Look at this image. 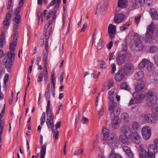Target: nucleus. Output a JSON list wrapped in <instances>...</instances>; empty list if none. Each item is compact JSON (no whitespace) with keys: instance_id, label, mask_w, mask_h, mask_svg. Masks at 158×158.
<instances>
[{"instance_id":"nucleus-1","label":"nucleus","mask_w":158,"mask_h":158,"mask_svg":"<svg viewBox=\"0 0 158 158\" xmlns=\"http://www.w3.org/2000/svg\"><path fill=\"white\" fill-rule=\"evenodd\" d=\"M115 89H112L109 92V102L108 104V106L109 111L110 113L113 112V110L114 109L116 110V112L115 114L118 115V108L119 107L118 106L117 104L114 101V98L116 94H114V91Z\"/></svg>"},{"instance_id":"nucleus-2","label":"nucleus","mask_w":158,"mask_h":158,"mask_svg":"<svg viewBox=\"0 0 158 158\" xmlns=\"http://www.w3.org/2000/svg\"><path fill=\"white\" fill-rule=\"evenodd\" d=\"M131 49L132 51H140L143 48V43L140 38L136 36H133L131 41Z\"/></svg>"},{"instance_id":"nucleus-3","label":"nucleus","mask_w":158,"mask_h":158,"mask_svg":"<svg viewBox=\"0 0 158 158\" xmlns=\"http://www.w3.org/2000/svg\"><path fill=\"white\" fill-rule=\"evenodd\" d=\"M107 143L111 148H117L119 144L118 136L114 133H111L107 139Z\"/></svg>"},{"instance_id":"nucleus-4","label":"nucleus","mask_w":158,"mask_h":158,"mask_svg":"<svg viewBox=\"0 0 158 158\" xmlns=\"http://www.w3.org/2000/svg\"><path fill=\"white\" fill-rule=\"evenodd\" d=\"M147 103L149 106L155 105L157 102V98L156 92L151 91H148L146 93Z\"/></svg>"},{"instance_id":"nucleus-5","label":"nucleus","mask_w":158,"mask_h":158,"mask_svg":"<svg viewBox=\"0 0 158 158\" xmlns=\"http://www.w3.org/2000/svg\"><path fill=\"white\" fill-rule=\"evenodd\" d=\"M154 24L152 23L148 27L146 34V41L149 43H152L153 40V34L154 32Z\"/></svg>"},{"instance_id":"nucleus-6","label":"nucleus","mask_w":158,"mask_h":158,"mask_svg":"<svg viewBox=\"0 0 158 158\" xmlns=\"http://www.w3.org/2000/svg\"><path fill=\"white\" fill-rule=\"evenodd\" d=\"M135 69L134 66L132 64L128 63L124 65L123 71L124 74L129 76L132 73Z\"/></svg>"},{"instance_id":"nucleus-7","label":"nucleus","mask_w":158,"mask_h":158,"mask_svg":"<svg viewBox=\"0 0 158 158\" xmlns=\"http://www.w3.org/2000/svg\"><path fill=\"white\" fill-rule=\"evenodd\" d=\"M143 138L146 140L148 139L151 135V131L150 128L148 126L143 127L141 131Z\"/></svg>"},{"instance_id":"nucleus-8","label":"nucleus","mask_w":158,"mask_h":158,"mask_svg":"<svg viewBox=\"0 0 158 158\" xmlns=\"http://www.w3.org/2000/svg\"><path fill=\"white\" fill-rule=\"evenodd\" d=\"M129 137L133 143L139 144L140 143L141 137L136 132H133Z\"/></svg>"},{"instance_id":"nucleus-9","label":"nucleus","mask_w":158,"mask_h":158,"mask_svg":"<svg viewBox=\"0 0 158 158\" xmlns=\"http://www.w3.org/2000/svg\"><path fill=\"white\" fill-rule=\"evenodd\" d=\"M136 92H144L147 90L145 83L143 81H141L140 83H137L135 86Z\"/></svg>"},{"instance_id":"nucleus-10","label":"nucleus","mask_w":158,"mask_h":158,"mask_svg":"<svg viewBox=\"0 0 158 158\" xmlns=\"http://www.w3.org/2000/svg\"><path fill=\"white\" fill-rule=\"evenodd\" d=\"M108 33L112 40L114 38V35L116 33V27L112 24L109 25L108 28Z\"/></svg>"},{"instance_id":"nucleus-11","label":"nucleus","mask_w":158,"mask_h":158,"mask_svg":"<svg viewBox=\"0 0 158 158\" xmlns=\"http://www.w3.org/2000/svg\"><path fill=\"white\" fill-rule=\"evenodd\" d=\"M121 132L126 136H128V137L131 135L133 132L131 129L127 126H123L120 127Z\"/></svg>"},{"instance_id":"nucleus-12","label":"nucleus","mask_w":158,"mask_h":158,"mask_svg":"<svg viewBox=\"0 0 158 158\" xmlns=\"http://www.w3.org/2000/svg\"><path fill=\"white\" fill-rule=\"evenodd\" d=\"M144 119L145 121L150 123H154L156 121V118L153 114H149L146 115L144 116Z\"/></svg>"},{"instance_id":"nucleus-13","label":"nucleus","mask_w":158,"mask_h":158,"mask_svg":"<svg viewBox=\"0 0 158 158\" xmlns=\"http://www.w3.org/2000/svg\"><path fill=\"white\" fill-rule=\"evenodd\" d=\"M138 92H135L133 94L134 98L135 99V102L136 103H140L141 101L145 97V95L144 94H140Z\"/></svg>"},{"instance_id":"nucleus-14","label":"nucleus","mask_w":158,"mask_h":158,"mask_svg":"<svg viewBox=\"0 0 158 158\" xmlns=\"http://www.w3.org/2000/svg\"><path fill=\"white\" fill-rule=\"evenodd\" d=\"M116 59L117 64L118 65H122L125 61L126 56L124 54H120L116 56Z\"/></svg>"},{"instance_id":"nucleus-15","label":"nucleus","mask_w":158,"mask_h":158,"mask_svg":"<svg viewBox=\"0 0 158 158\" xmlns=\"http://www.w3.org/2000/svg\"><path fill=\"white\" fill-rule=\"evenodd\" d=\"M125 15L122 14H116L114 19V22L116 23H118L121 22L125 19Z\"/></svg>"},{"instance_id":"nucleus-16","label":"nucleus","mask_w":158,"mask_h":158,"mask_svg":"<svg viewBox=\"0 0 158 158\" xmlns=\"http://www.w3.org/2000/svg\"><path fill=\"white\" fill-rule=\"evenodd\" d=\"M124 74L122 69L119 70L115 74V80L117 81H120L124 77Z\"/></svg>"},{"instance_id":"nucleus-17","label":"nucleus","mask_w":158,"mask_h":158,"mask_svg":"<svg viewBox=\"0 0 158 158\" xmlns=\"http://www.w3.org/2000/svg\"><path fill=\"white\" fill-rule=\"evenodd\" d=\"M108 3L107 2H104L103 3H100L97 6L96 11L98 9L100 12H103L107 9Z\"/></svg>"},{"instance_id":"nucleus-18","label":"nucleus","mask_w":158,"mask_h":158,"mask_svg":"<svg viewBox=\"0 0 158 158\" xmlns=\"http://www.w3.org/2000/svg\"><path fill=\"white\" fill-rule=\"evenodd\" d=\"M120 120L118 117H114L112 122V127L114 129H117L120 126Z\"/></svg>"},{"instance_id":"nucleus-19","label":"nucleus","mask_w":158,"mask_h":158,"mask_svg":"<svg viewBox=\"0 0 158 158\" xmlns=\"http://www.w3.org/2000/svg\"><path fill=\"white\" fill-rule=\"evenodd\" d=\"M128 136H126L125 135H121L119 138V139L120 142L123 143L127 144H128L129 141Z\"/></svg>"},{"instance_id":"nucleus-20","label":"nucleus","mask_w":158,"mask_h":158,"mask_svg":"<svg viewBox=\"0 0 158 158\" xmlns=\"http://www.w3.org/2000/svg\"><path fill=\"white\" fill-rule=\"evenodd\" d=\"M128 6L127 0H118V8H124Z\"/></svg>"},{"instance_id":"nucleus-21","label":"nucleus","mask_w":158,"mask_h":158,"mask_svg":"<svg viewBox=\"0 0 158 158\" xmlns=\"http://www.w3.org/2000/svg\"><path fill=\"white\" fill-rule=\"evenodd\" d=\"M5 105L4 104L3 110L1 111V114H0V133H2L3 131L4 125V120H1V119L2 117V115H3L5 113Z\"/></svg>"},{"instance_id":"nucleus-22","label":"nucleus","mask_w":158,"mask_h":158,"mask_svg":"<svg viewBox=\"0 0 158 158\" xmlns=\"http://www.w3.org/2000/svg\"><path fill=\"white\" fill-rule=\"evenodd\" d=\"M102 133H103V140L104 141L107 140V138L110 134L111 133H109V130L106 127H104L103 128Z\"/></svg>"},{"instance_id":"nucleus-23","label":"nucleus","mask_w":158,"mask_h":158,"mask_svg":"<svg viewBox=\"0 0 158 158\" xmlns=\"http://www.w3.org/2000/svg\"><path fill=\"white\" fill-rule=\"evenodd\" d=\"M56 1L57 3L55 6L54 7H55V9L56 8H58L60 5L61 0H52L48 6V8H49L51 6L55 4Z\"/></svg>"},{"instance_id":"nucleus-24","label":"nucleus","mask_w":158,"mask_h":158,"mask_svg":"<svg viewBox=\"0 0 158 158\" xmlns=\"http://www.w3.org/2000/svg\"><path fill=\"white\" fill-rule=\"evenodd\" d=\"M143 5V2L142 0H135L132 4V7L135 8L142 7Z\"/></svg>"},{"instance_id":"nucleus-25","label":"nucleus","mask_w":158,"mask_h":158,"mask_svg":"<svg viewBox=\"0 0 158 158\" xmlns=\"http://www.w3.org/2000/svg\"><path fill=\"white\" fill-rule=\"evenodd\" d=\"M46 123L49 130L53 131L54 127V121L50 120L49 118L48 117L46 121Z\"/></svg>"},{"instance_id":"nucleus-26","label":"nucleus","mask_w":158,"mask_h":158,"mask_svg":"<svg viewBox=\"0 0 158 158\" xmlns=\"http://www.w3.org/2000/svg\"><path fill=\"white\" fill-rule=\"evenodd\" d=\"M157 151V148L154 145L151 144L148 147V153H156Z\"/></svg>"},{"instance_id":"nucleus-27","label":"nucleus","mask_w":158,"mask_h":158,"mask_svg":"<svg viewBox=\"0 0 158 158\" xmlns=\"http://www.w3.org/2000/svg\"><path fill=\"white\" fill-rule=\"evenodd\" d=\"M150 12L152 19L156 20L157 19L158 14L156 10L154 8H152L150 10Z\"/></svg>"},{"instance_id":"nucleus-28","label":"nucleus","mask_w":158,"mask_h":158,"mask_svg":"<svg viewBox=\"0 0 158 158\" xmlns=\"http://www.w3.org/2000/svg\"><path fill=\"white\" fill-rule=\"evenodd\" d=\"M143 73L141 71L137 72L135 74L134 78L136 80H140L142 79L143 77Z\"/></svg>"},{"instance_id":"nucleus-29","label":"nucleus","mask_w":158,"mask_h":158,"mask_svg":"<svg viewBox=\"0 0 158 158\" xmlns=\"http://www.w3.org/2000/svg\"><path fill=\"white\" fill-rule=\"evenodd\" d=\"M140 158H149L148 153L144 149H141L139 154Z\"/></svg>"},{"instance_id":"nucleus-30","label":"nucleus","mask_w":158,"mask_h":158,"mask_svg":"<svg viewBox=\"0 0 158 158\" xmlns=\"http://www.w3.org/2000/svg\"><path fill=\"white\" fill-rule=\"evenodd\" d=\"M17 45V41H13L11 42L9 47L10 50L9 51L14 52L15 51V47Z\"/></svg>"},{"instance_id":"nucleus-31","label":"nucleus","mask_w":158,"mask_h":158,"mask_svg":"<svg viewBox=\"0 0 158 158\" xmlns=\"http://www.w3.org/2000/svg\"><path fill=\"white\" fill-rule=\"evenodd\" d=\"M46 146L44 145L41 148L40 158H44L46 154Z\"/></svg>"},{"instance_id":"nucleus-32","label":"nucleus","mask_w":158,"mask_h":158,"mask_svg":"<svg viewBox=\"0 0 158 158\" xmlns=\"http://www.w3.org/2000/svg\"><path fill=\"white\" fill-rule=\"evenodd\" d=\"M108 158H123L122 156L118 154H116L115 153L114 150H113L109 155Z\"/></svg>"},{"instance_id":"nucleus-33","label":"nucleus","mask_w":158,"mask_h":158,"mask_svg":"<svg viewBox=\"0 0 158 158\" xmlns=\"http://www.w3.org/2000/svg\"><path fill=\"white\" fill-rule=\"evenodd\" d=\"M6 56L8 57L7 59L14 61L15 54L14 52L8 51L6 53Z\"/></svg>"},{"instance_id":"nucleus-34","label":"nucleus","mask_w":158,"mask_h":158,"mask_svg":"<svg viewBox=\"0 0 158 158\" xmlns=\"http://www.w3.org/2000/svg\"><path fill=\"white\" fill-rule=\"evenodd\" d=\"M148 62V60L146 59H143L138 65V68L142 69L144 68L146 64Z\"/></svg>"},{"instance_id":"nucleus-35","label":"nucleus","mask_w":158,"mask_h":158,"mask_svg":"<svg viewBox=\"0 0 158 158\" xmlns=\"http://www.w3.org/2000/svg\"><path fill=\"white\" fill-rule=\"evenodd\" d=\"M99 42H98L97 45V49L100 50L102 48L104 45V43L101 40V38L100 36L99 37Z\"/></svg>"},{"instance_id":"nucleus-36","label":"nucleus","mask_w":158,"mask_h":158,"mask_svg":"<svg viewBox=\"0 0 158 158\" xmlns=\"http://www.w3.org/2000/svg\"><path fill=\"white\" fill-rule=\"evenodd\" d=\"M14 60L7 59L5 62V66L6 67L9 69H10L12 65V62Z\"/></svg>"},{"instance_id":"nucleus-37","label":"nucleus","mask_w":158,"mask_h":158,"mask_svg":"<svg viewBox=\"0 0 158 158\" xmlns=\"http://www.w3.org/2000/svg\"><path fill=\"white\" fill-rule=\"evenodd\" d=\"M121 118L127 123L129 122V115L126 113H123L121 114Z\"/></svg>"},{"instance_id":"nucleus-38","label":"nucleus","mask_w":158,"mask_h":158,"mask_svg":"<svg viewBox=\"0 0 158 158\" xmlns=\"http://www.w3.org/2000/svg\"><path fill=\"white\" fill-rule=\"evenodd\" d=\"M5 40V35L3 32L2 33L0 38V47L2 48L3 45V43Z\"/></svg>"},{"instance_id":"nucleus-39","label":"nucleus","mask_w":158,"mask_h":158,"mask_svg":"<svg viewBox=\"0 0 158 158\" xmlns=\"http://www.w3.org/2000/svg\"><path fill=\"white\" fill-rule=\"evenodd\" d=\"M120 87L122 89H124L127 90H129L130 88L127 82H124L121 84Z\"/></svg>"},{"instance_id":"nucleus-40","label":"nucleus","mask_w":158,"mask_h":158,"mask_svg":"<svg viewBox=\"0 0 158 158\" xmlns=\"http://www.w3.org/2000/svg\"><path fill=\"white\" fill-rule=\"evenodd\" d=\"M140 127L139 123L137 122L134 121L132 123V127L134 130H137Z\"/></svg>"},{"instance_id":"nucleus-41","label":"nucleus","mask_w":158,"mask_h":158,"mask_svg":"<svg viewBox=\"0 0 158 158\" xmlns=\"http://www.w3.org/2000/svg\"><path fill=\"white\" fill-rule=\"evenodd\" d=\"M158 50V47L156 46H152L150 48L149 51L150 53H154Z\"/></svg>"},{"instance_id":"nucleus-42","label":"nucleus","mask_w":158,"mask_h":158,"mask_svg":"<svg viewBox=\"0 0 158 158\" xmlns=\"http://www.w3.org/2000/svg\"><path fill=\"white\" fill-rule=\"evenodd\" d=\"M152 110L155 115L154 116L156 118L158 117V107H155L152 108Z\"/></svg>"},{"instance_id":"nucleus-43","label":"nucleus","mask_w":158,"mask_h":158,"mask_svg":"<svg viewBox=\"0 0 158 158\" xmlns=\"http://www.w3.org/2000/svg\"><path fill=\"white\" fill-rule=\"evenodd\" d=\"M148 64L147 65V68L148 70L150 72L152 71L154 67L152 63H151L148 62Z\"/></svg>"},{"instance_id":"nucleus-44","label":"nucleus","mask_w":158,"mask_h":158,"mask_svg":"<svg viewBox=\"0 0 158 158\" xmlns=\"http://www.w3.org/2000/svg\"><path fill=\"white\" fill-rule=\"evenodd\" d=\"M15 19L13 20V21H15L16 23L17 24H19L20 23L21 20V16L20 15H15Z\"/></svg>"},{"instance_id":"nucleus-45","label":"nucleus","mask_w":158,"mask_h":158,"mask_svg":"<svg viewBox=\"0 0 158 158\" xmlns=\"http://www.w3.org/2000/svg\"><path fill=\"white\" fill-rule=\"evenodd\" d=\"M118 110V115H116L115 114L117 112L116 110H115L114 109L113 110V112L112 113H110L111 116H113L114 117H118L119 116L120 113V109L118 107V109H117Z\"/></svg>"},{"instance_id":"nucleus-46","label":"nucleus","mask_w":158,"mask_h":158,"mask_svg":"<svg viewBox=\"0 0 158 158\" xmlns=\"http://www.w3.org/2000/svg\"><path fill=\"white\" fill-rule=\"evenodd\" d=\"M14 33L13 34V41H17V38L18 37V31H13Z\"/></svg>"},{"instance_id":"nucleus-47","label":"nucleus","mask_w":158,"mask_h":158,"mask_svg":"<svg viewBox=\"0 0 158 158\" xmlns=\"http://www.w3.org/2000/svg\"><path fill=\"white\" fill-rule=\"evenodd\" d=\"M83 151V149H79L76 150L74 152L75 155H78L81 154L82 153Z\"/></svg>"},{"instance_id":"nucleus-48","label":"nucleus","mask_w":158,"mask_h":158,"mask_svg":"<svg viewBox=\"0 0 158 158\" xmlns=\"http://www.w3.org/2000/svg\"><path fill=\"white\" fill-rule=\"evenodd\" d=\"M106 67V64L105 62L102 61L100 64V68L102 69H105Z\"/></svg>"},{"instance_id":"nucleus-49","label":"nucleus","mask_w":158,"mask_h":158,"mask_svg":"<svg viewBox=\"0 0 158 158\" xmlns=\"http://www.w3.org/2000/svg\"><path fill=\"white\" fill-rule=\"evenodd\" d=\"M55 131L53 132V136L56 139H57L58 138L59 131L57 129H55Z\"/></svg>"},{"instance_id":"nucleus-50","label":"nucleus","mask_w":158,"mask_h":158,"mask_svg":"<svg viewBox=\"0 0 158 158\" xmlns=\"http://www.w3.org/2000/svg\"><path fill=\"white\" fill-rule=\"evenodd\" d=\"M123 148L125 152L127 153H128V152H130L131 150L130 148L126 145L123 146Z\"/></svg>"},{"instance_id":"nucleus-51","label":"nucleus","mask_w":158,"mask_h":158,"mask_svg":"<svg viewBox=\"0 0 158 158\" xmlns=\"http://www.w3.org/2000/svg\"><path fill=\"white\" fill-rule=\"evenodd\" d=\"M103 107L102 106H101L98 111V115L99 116H101L103 115Z\"/></svg>"},{"instance_id":"nucleus-52","label":"nucleus","mask_w":158,"mask_h":158,"mask_svg":"<svg viewBox=\"0 0 158 158\" xmlns=\"http://www.w3.org/2000/svg\"><path fill=\"white\" fill-rule=\"evenodd\" d=\"M51 82L52 83L53 85H55L56 77L54 75V74H52L51 77Z\"/></svg>"},{"instance_id":"nucleus-53","label":"nucleus","mask_w":158,"mask_h":158,"mask_svg":"<svg viewBox=\"0 0 158 158\" xmlns=\"http://www.w3.org/2000/svg\"><path fill=\"white\" fill-rule=\"evenodd\" d=\"M9 79V75L8 74H6L4 77V83L5 87H6V83L8 81Z\"/></svg>"},{"instance_id":"nucleus-54","label":"nucleus","mask_w":158,"mask_h":158,"mask_svg":"<svg viewBox=\"0 0 158 158\" xmlns=\"http://www.w3.org/2000/svg\"><path fill=\"white\" fill-rule=\"evenodd\" d=\"M111 67L112 68L111 73L112 74H114L116 70V65L114 63H113L111 65Z\"/></svg>"},{"instance_id":"nucleus-55","label":"nucleus","mask_w":158,"mask_h":158,"mask_svg":"<svg viewBox=\"0 0 158 158\" xmlns=\"http://www.w3.org/2000/svg\"><path fill=\"white\" fill-rule=\"evenodd\" d=\"M43 74L42 73H40L39 75L38 76V77L37 80V81L40 82L42 81L43 78Z\"/></svg>"},{"instance_id":"nucleus-56","label":"nucleus","mask_w":158,"mask_h":158,"mask_svg":"<svg viewBox=\"0 0 158 158\" xmlns=\"http://www.w3.org/2000/svg\"><path fill=\"white\" fill-rule=\"evenodd\" d=\"M20 7H18L14 11V15H20L19 13L20 11Z\"/></svg>"},{"instance_id":"nucleus-57","label":"nucleus","mask_w":158,"mask_h":158,"mask_svg":"<svg viewBox=\"0 0 158 158\" xmlns=\"http://www.w3.org/2000/svg\"><path fill=\"white\" fill-rule=\"evenodd\" d=\"M154 59L155 64L158 66V54L155 55L154 56Z\"/></svg>"},{"instance_id":"nucleus-58","label":"nucleus","mask_w":158,"mask_h":158,"mask_svg":"<svg viewBox=\"0 0 158 158\" xmlns=\"http://www.w3.org/2000/svg\"><path fill=\"white\" fill-rule=\"evenodd\" d=\"M144 3L148 6L151 5L153 2V0H143Z\"/></svg>"},{"instance_id":"nucleus-59","label":"nucleus","mask_w":158,"mask_h":158,"mask_svg":"<svg viewBox=\"0 0 158 158\" xmlns=\"http://www.w3.org/2000/svg\"><path fill=\"white\" fill-rule=\"evenodd\" d=\"M107 86L108 87V89H110V87H112L113 85V82L112 81L110 80H108L107 81Z\"/></svg>"},{"instance_id":"nucleus-60","label":"nucleus","mask_w":158,"mask_h":158,"mask_svg":"<svg viewBox=\"0 0 158 158\" xmlns=\"http://www.w3.org/2000/svg\"><path fill=\"white\" fill-rule=\"evenodd\" d=\"M109 55L110 57L109 60L110 61L111 60H114L115 59V57L114 53H110Z\"/></svg>"},{"instance_id":"nucleus-61","label":"nucleus","mask_w":158,"mask_h":158,"mask_svg":"<svg viewBox=\"0 0 158 158\" xmlns=\"http://www.w3.org/2000/svg\"><path fill=\"white\" fill-rule=\"evenodd\" d=\"M141 17V15L140 14H139L135 18V21L137 24L139 23V21L140 20Z\"/></svg>"},{"instance_id":"nucleus-62","label":"nucleus","mask_w":158,"mask_h":158,"mask_svg":"<svg viewBox=\"0 0 158 158\" xmlns=\"http://www.w3.org/2000/svg\"><path fill=\"white\" fill-rule=\"evenodd\" d=\"M9 20L5 19L3 21V24L6 26H8L9 24Z\"/></svg>"},{"instance_id":"nucleus-63","label":"nucleus","mask_w":158,"mask_h":158,"mask_svg":"<svg viewBox=\"0 0 158 158\" xmlns=\"http://www.w3.org/2000/svg\"><path fill=\"white\" fill-rule=\"evenodd\" d=\"M122 46L123 50L125 51H126L127 48V43L126 42H124V43L123 44Z\"/></svg>"},{"instance_id":"nucleus-64","label":"nucleus","mask_w":158,"mask_h":158,"mask_svg":"<svg viewBox=\"0 0 158 158\" xmlns=\"http://www.w3.org/2000/svg\"><path fill=\"white\" fill-rule=\"evenodd\" d=\"M50 33L48 32V31H45V38L46 40H48L50 36Z\"/></svg>"}]
</instances>
